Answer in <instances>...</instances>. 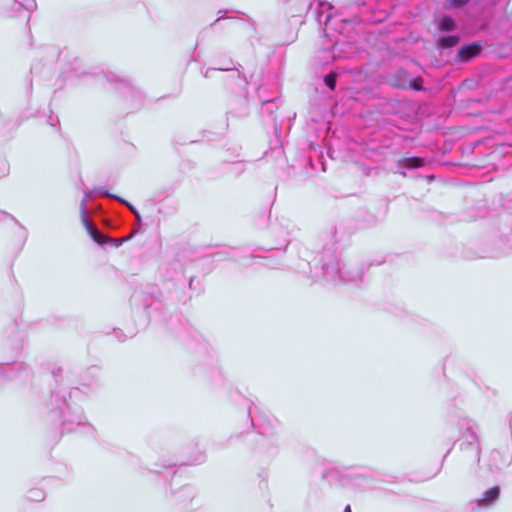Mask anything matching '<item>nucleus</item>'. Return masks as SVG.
Here are the masks:
<instances>
[{
  "label": "nucleus",
  "mask_w": 512,
  "mask_h": 512,
  "mask_svg": "<svg viewBox=\"0 0 512 512\" xmlns=\"http://www.w3.org/2000/svg\"><path fill=\"white\" fill-rule=\"evenodd\" d=\"M438 27L441 31H452L455 28V22L451 17L444 16L439 20Z\"/></svg>",
  "instance_id": "7"
},
{
  "label": "nucleus",
  "mask_w": 512,
  "mask_h": 512,
  "mask_svg": "<svg viewBox=\"0 0 512 512\" xmlns=\"http://www.w3.org/2000/svg\"><path fill=\"white\" fill-rule=\"evenodd\" d=\"M82 223L85 226L90 237L98 244H104L106 237L96 228L88 216L81 217Z\"/></svg>",
  "instance_id": "2"
},
{
  "label": "nucleus",
  "mask_w": 512,
  "mask_h": 512,
  "mask_svg": "<svg viewBox=\"0 0 512 512\" xmlns=\"http://www.w3.org/2000/svg\"><path fill=\"white\" fill-rule=\"evenodd\" d=\"M461 425L465 429L462 433V438L465 439L469 445L477 443L478 437L475 431V424L471 420L464 419Z\"/></svg>",
  "instance_id": "3"
},
{
  "label": "nucleus",
  "mask_w": 512,
  "mask_h": 512,
  "mask_svg": "<svg viewBox=\"0 0 512 512\" xmlns=\"http://www.w3.org/2000/svg\"><path fill=\"white\" fill-rule=\"evenodd\" d=\"M344 512H351V508H350V506H349V505H348V506H346V508L344 509Z\"/></svg>",
  "instance_id": "16"
},
{
  "label": "nucleus",
  "mask_w": 512,
  "mask_h": 512,
  "mask_svg": "<svg viewBox=\"0 0 512 512\" xmlns=\"http://www.w3.org/2000/svg\"><path fill=\"white\" fill-rule=\"evenodd\" d=\"M98 192L103 196L115 198V199L119 200L120 202L126 204L128 206V208L132 211V213H134L136 211V209L131 204L124 201L123 199L113 196L110 193H108L107 191H104L103 189H100Z\"/></svg>",
  "instance_id": "11"
},
{
  "label": "nucleus",
  "mask_w": 512,
  "mask_h": 512,
  "mask_svg": "<svg viewBox=\"0 0 512 512\" xmlns=\"http://www.w3.org/2000/svg\"><path fill=\"white\" fill-rule=\"evenodd\" d=\"M458 41H459L458 36L450 35V36L443 37L441 39V45L443 47L449 48V47L455 46L458 43Z\"/></svg>",
  "instance_id": "8"
},
{
  "label": "nucleus",
  "mask_w": 512,
  "mask_h": 512,
  "mask_svg": "<svg viewBox=\"0 0 512 512\" xmlns=\"http://www.w3.org/2000/svg\"><path fill=\"white\" fill-rule=\"evenodd\" d=\"M133 214L136 216L137 220L139 221L140 220V215H139L138 211L136 210Z\"/></svg>",
  "instance_id": "15"
},
{
  "label": "nucleus",
  "mask_w": 512,
  "mask_h": 512,
  "mask_svg": "<svg viewBox=\"0 0 512 512\" xmlns=\"http://www.w3.org/2000/svg\"><path fill=\"white\" fill-rule=\"evenodd\" d=\"M499 497V488L492 487L485 491L480 499L477 500V506L484 508L493 504Z\"/></svg>",
  "instance_id": "4"
},
{
  "label": "nucleus",
  "mask_w": 512,
  "mask_h": 512,
  "mask_svg": "<svg viewBox=\"0 0 512 512\" xmlns=\"http://www.w3.org/2000/svg\"><path fill=\"white\" fill-rule=\"evenodd\" d=\"M425 160L418 157H406L399 160L398 165L402 169H415L424 166Z\"/></svg>",
  "instance_id": "5"
},
{
  "label": "nucleus",
  "mask_w": 512,
  "mask_h": 512,
  "mask_svg": "<svg viewBox=\"0 0 512 512\" xmlns=\"http://www.w3.org/2000/svg\"><path fill=\"white\" fill-rule=\"evenodd\" d=\"M219 70H225V71H228V70H230V68H219Z\"/></svg>",
  "instance_id": "17"
},
{
  "label": "nucleus",
  "mask_w": 512,
  "mask_h": 512,
  "mask_svg": "<svg viewBox=\"0 0 512 512\" xmlns=\"http://www.w3.org/2000/svg\"><path fill=\"white\" fill-rule=\"evenodd\" d=\"M321 268L323 270V277L333 284L340 282H357L362 278V275L359 272L346 271L342 274L339 269L338 261L333 254H329L327 256V259L322 263Z\"/></svg>",
  "instance_id": "1"
},
{
  "label": "nucleus",
  "mask_w": 512,
  "mask_h": 512,
  "mask_svg": "<svg viewBox=\"0 0 512 512\" xmlns=\"http://www.w3.org/2000/svg\"><path fill=\"white\" fill-rule=\"evenodd\" d=\"M89 199H90V194L84 193L83 199L80 204L81 217L87 216V202L89 201Z\"/></svg>",
  "instance_id": "10"
},
{
  "label": "nucleus",
  "mask_w": 512,
  "mask_h": 512,
  "mask_svg": "<svg viewBox=\"0 0 512 512\" xmlns=\"http://www.w3.org/2000/svg\"><path fill=\"white\" fill-rule=\"evenodd\" d=\"M133 214L136 216L137 220L139 221L140 220V215H139L138 211L136 210Z\"/></svg>",
  "instance_id": "14"
},
{
  "label": "nucleus",
  "mask_w": 512,
  "mask_h": 512,
  "mask_svg": "<svg viewBox=\"0 0 512 512\" xmlns=\"http://www.w3.org/2000/svg\"><path fill=\"white\" fill-rule=\"evenodd\" d=\"M468 0H447V5L449 7H459L466 4Z\"/></svg>",
  "instance_id": "12"
},
{
  "label": "nucleus",
  "mask_w": 512,
  "mask_h": 512,
  "mask_svg": "<svg viewBox=\"0 0 512 512\" xmlns=\"http://www.w3.org/2000/svg\"><path fill=\"white\" fill-rule=\"evenodd\" d=\"M336 78H337V74L334 73V72H331L329 73L328 75L325 76L324 78V82L325 84L331 89V90H334L335 88V85H336Z\"/></svg>",
  "instance_id": "9"
},
{
  "label": "nucleus",
  "mask_w": 512,
  "mask_h": 512,
  "mask_svg": "<svg viewBox=\"0 0 512 512\" xmlns=\"http://www.w3.org/2000/svg\"><path fill=\"white\" fill-rule=\"evenodd\" d=\"M133 214L136 216L137 220L139 221L140 220V215H139L138 211L136 210Z\"/></svg>",
  "instance_id": "13"
},
{
  "label": "nucleus",
  "mask_w": 512,
  "mask_h": 512,
  "mask_svg": "<svg viewBox=\"0 0 512 512\" xmlns=\"http://www.w3.org/2000/svg\"><path fill=\"white\" fill-rule=\"evenodd\" d=\"M480 50V47L476 44L467 45L460 49L459 51V58L462 61H467L473 56L477 55Z\"/></svg>",
  "instance_id": "6"
}]
</instances>
